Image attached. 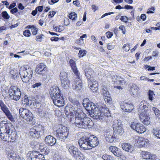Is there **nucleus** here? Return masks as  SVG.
<instances>
[{
  "instance_id": "obj_46",
  "label": "nucleus",
  "mask_w": 160,
  "mask_h": 160,
  "mask_svg": "<svg viewBox=\"0 0 160 160\" xmlns=\"http://www.w3.org/2000/svg\"><path fill=\"white\" fill-rule=\"evenodd\" d=\"M9 73L11 75H12V77L13 78H14L15 76H17L16 75L17 73V72L14 68H11L9 70Z\"/></svg>"
},
{
  "instance_id": "obj_18",
  "label": "nucleus",
  "mask_w": 160,
  "mask_h": 160,
  "mask_svg": "<svg viewBox=\"0 0 160 160\" xmlns=\"http://www.w3.org/2000/svg\"><path fill=\"white\" fill-rule=\"evenodd\" d=\"M7 129L8 131H10V133L9 134L10 142H13V141L15 140L17 138L18 136L17 132L14 128L10 124Z\"/></svg>"
},
{
  "instance_id": "obj_30",
  "label": "nucleus",
  "mask_w": 160,
  "mask_h": 160,
  "mask_svg": "<svg viewBox=\"0 0 160 160\" xmlns=\"http://www.w3.org/2000/svg\"><path fill=\"white\" fill-rule=\"evenodd\" d=\"M131 94H132L134 97H137L138 96L139 88L138 86L134 84L132 85L131 88Z\"/></svg>"
},
{
  "instance_id": "obj_54",
  "label": "nucleus",
  "mask_w": 160,
  "mask_h": 160,
  "mask_svg": "<svg viewBox=\"0 0 160 160\" xmlns=\"http://www.w3.org/2000/svg\"><path fill=\"white\" fill-rule=\"evenodd\" d=\"M126 83V82L124 79L121 77L120 79L119 80V81L118 82V84L121 85H124Z\"/></svg>"
},
{
  "instance_id": "obj_31",
  "label": "nucleus",
  "mask_w": 160,
  "mask_h": 160,
  "mask_svg": "<svg viewBox=\"0 0 160 160\" xmlns=\"http://www.w3.org/2000/svg\"><path fill=\"white\" fill-rule=\"evenodd\" d=\"M122 149L126 151L131 152L133 150V147L129 143H123L122 144Z\"/></svg>"
},
{
  "instance_id": "obj_23",
  "label": "nucleus",
  "mask_w": 160,
  "mask_h": 160,
  "mask_svg": "<svg viewBox=\"0 0 160 160\" xmlns=\"http://www.w3.org/2000/svg\"><path fill=\"white\" fill-rule=\"evenodd\" d=\"M136 142H137L138 145L139 147H145L147 146V144L148 143V141L144 138L141 137H137Z\"/></svg>"
},
{
  "instance_id": "obj_14",
  "label": "nucleus",
  "mask_w": 160,
  "mask_h": 160,
  "mask_svg": "<svg viewBox=\"0 0 160 160\" xmlns=\"http://www.w3.org/2000/svg\"><path fill=\"white\" fill-rule=\"evenodd\" d=\"M140 121L146 125L149 124L150 119L147 112H140L138 114Z\"/></svg>"
},
{
  "instance_id": "obj_9",
  "label": "nucleus",
  "mask_w": 160,
  "mask_h": 160,
  "mask_svg": "<svg viewBox=\"0 0 160 160\" xmlns=\"http://www.w3.org/2000/svg\"><path fill=\"white\" fill-rule=\"evenodd\" d=\"M56 136L61 140H64L69 136V132L67 127L61 126L56 131Z\"/></svg>"
},
{
  "instance_id": "obj_55",
  "label": "nucleus",
  "mask_w": 160,
  "mask_h": 160,
  "mask_svg": "<svg viewBox=\"0 0 160 160\" xmlns=\"http://www.w3.org/2000/svg\"><path fill=\"white\" fill-rule=\"evenodd\" d=\"M38 30V28L34 26L31 30V31L32 32V34L33 35H35L37 33Z\"/></svg>"
},
{
  "instance_id": "obj_43",
  "label": "nucleus",
  "mask_w": 160,
  "mask_h": 160,
  "mask_svg": "<svg viewBox=\"0 0 160 160\" xmlns=\"http://www.w3.org/2000/svg\"><path fill=\"white\" fill-rule=\"evenodd\" d=\"M142 156L144 159H150L151 154L148 152H144L142 153Z\"/></svg>"
},
{
  "instance_id": "obj_6",
  "label": "nucleus",
  "mask_w": 160,
  "mask_h": 160,
  "mask_svg": "<svg viewBox=\"0 0 160 160\" xmlns=\"http://www.w3.org/2000/svg\"><path fill=\"white\" fill-rule=\"evenodd\" d=\"M20 115L30 124L33 125L35 122L33 115L31 112L24 108H21L19 110Z\"/></svg>"
},
{
  "instance_id": "obj_37",
  "label": "nucleus",
  "mask_w": 160,
  "mask_h": 160,
  "mask_svg": "<svg viewBox=\"0 0 160 160\" xmlns=\"http://www.w3.org/2000/svg\"><path fill=\"white\" fill-rule=\"evenodd\" d=\"M113 129L115 133L118 135H121L124 132L122 126H119Z\"/></svg>"
},
{
  "instance_id": "obj_38",
  "label": "nucleus",
  "mask_w": 160,
  "mask_h": 160,
  "mask_svg": "<svg viewBox=\"0 0 160 160\" xmlns=\"http://www.w3.org/2000/svg\"><path fill=\"white\" fill-rule=\"evenodd\" d=\"M154 135L158 138H160V130L157 128H154L152 130Z\"/></svg>"
},
{
  "instance_id": "obj_33",
  "label": "nucleus",
  "mask_w": 160,
  "mask_h": 160,
  "mask_svg": "<svg viewBox=\"0 0 160 160\" xmlns=\"http://www.w3.org/2000/svg\"><path fill=\"white\" fill-rule=\"evenodd\" d=\"M60 98H59L58 100H54V101L53 102L55 105L58 107L63 106L64 104L63 98V97H60Z\"/></svg>"
},
{
  "instance_id": "obj_52",
  "label": "nucleus",
  "mask_w": 160,
  "mask_h": 160,
  "mask_svg": "<svg viewBox=\"0 0 160 160\" xmlns=\"http://www.w3.org/2000/svg\"><path fill=\"white\" fill-rule=\"evenodd\" d=\"M87 53V51H79L78 56L79 57H82L85 56Z\"/></svg>"
},
{
  "instance_id": "obj_8",
  "label": "nucleus",
  "mask_w": 160,
  "mask_h": 160,
  "mask_svg": "<svg viewBox=\"0 0 160 160\" xmlns=\"http://www.w3.org/2000/svg\"><path fill=\"white\" fill-rule=\"evenodd\" d=\"M10 99L17 101L21 98L22 92L20 89L17 87L12 86L8 90Z\"/></svg>"
},
{
  "instance_id": "obj_24",
  "label": "nucleus",
  "mask_w": 160,
  "mask_h": 160,
  "mask_svg": "<svg viewBox=\"0 0 160 160\" xmlns=\"http://www.w3.org/2000/svg\"><path fill=\"white\" fill-rule=\"evenodd\" d=\"M50 95L51 97L57 96L58 95H62L59 88L57 86H54L50 89Z\"/></svg>"
},
{
  "instance_id": "obj_32",
  "label": "nucleus",
  "mask_w": 160,
  "mask_h": 160,
  "mask_svg": "<svg viewBox=\"0 0 160 160\" xmlns=\"http://www.w3.org/2000/svg\"><path fill=\"white\" fill-rule=\"evenodd\" d=\"M146 102L145 101H142L140 104L139 109L138 111L139 113L140 112H147L148 107L145 104Z\"/></svg>"
},
{
  "instance_id": "obj_10",
  "label": "nucleus",
  "mask_w": 160,
  "mask_h": 160,
  "mask_svg": "<svg viewBox=\"0 0 160 160\" xmlns=\"http://www.w3.org/2000/svg\"><path fill=\"white\" fill-rule=\"evenodd\" d=\"M69 101L72 103L70 107L69 110L72 114H74L75 112H78L81 111L79 108L80 107V104L78 101L75 98H69Z\"/></svg>"
},
{
  "instance_id": "obj_44",
  "label": "nucleus",
  "mask_w": 160,
  "mask_h": 160,
  "mask_svg": "<svg viewBox=\"0 0 160 160\" xmlns=\"http://www.w3.org/2000/svg\"><path fill=\"white\" fill-rule=\"evenodd\" d=\"M102 158L103 160H113L114 159L112 156L106 154L103 155Z\"/></svg>"
},
{
  "instance_id": "obj_40",
  "label": "nucleus",
  "mask_w": 160,
  "mask_h": 160,
  "mask_svg": "<svg viewBox=\"0 0 160 160\" xmlns=\"http://www.w3.org/2000/svg\"><path fill=\"white\" fill-rule=\"evenodd\" d=\"M146 130V129L144 126L141 123V125L139 126L136 132L138 133H142L145 132Z\"/></svg>"
},
{
  "instance_id": "obj_21",
  "label": "nucleus",
  "mask_w": 160,
  "mask_h": 160,
  "mask_svg": "<svg viewBox=\"0 0 160 160\" xmlns=\"http://www.w3.org/2000/svg\"><path fill=\"white\" fill-rule=\"evenodd\" d=\"M7 157L10 160H24L23 158H20L14 151L11 150L7 153Z\"/></svg>"
},
{
  "instance_id": "obj_29",
  "label": "nucleus",
  "mask_w": 160,
  "mask_h": 160,
  "mask_svg": "<svg viewBox=\"0 0 160 160\" xmlns=\"http://www.w3.org/2000/svg\"><path fill=\"white\" fill-rule=\"evenodd\" d=\"M1 109L5 114L9 120L11 121L13 120V118L12 114L7 106H5L4 108H2Z\"/></svg>"
},
{
  "instance_id": "obj_47",
  "label": "nucleus",
  "mask_w": 160,
  "mask_h": 160,
  "mask_svg": "<svg viewBox=\"0 0 160 160\" xmlns=\"http://www.w3.org/2000/svg\"><path fill=\"white\" fill-rule=\"evenodd\" d=\"M121 76H117L116 75L112 76V78L113 82H116L118 84L119 80L120 79Z\"/></svg>"
},
{
  "instance_id": "obj_64",
  "label": "nucleus",
  "mask_w": 160,
  "mask_h": 160,
  "mask_svg": "<svg viewBox=\"0 0 160 160\" xmlns=\"http://www.w3.org/2000/svg\"><path fill=\"white\" fill-rule=\"evenodd\" d=\"M6 106V105L4 104L2 100L0 99V107L1 109L4 108Z\"/></svg>"
},
{
  "instance_id": "obj_4",
  "label": "nucleus",
  "mask_w": 160,
  "mask_h": 160,
  "mask_svg": "<svg viewBox=\"0 0 160 160\" xmlns=\"http://www.w3.org/2000/svg\"><path fill=\"white\" fill-rule=\"evenodd\" d=\"M66 148L70 154L76 160H84L85 159L84 155L72 143L67 144Z\"/></svg>"
},
{
  "instance_id": "obj_49",
  "label": "nucleus",
  "mask_w": 160,
  "mask_h": 160,
  "mask_svg": "<svg viewBox=\"0 0 160 160\" xmlns=\"http://www.w3.org/2000/svg\"><path fill=\"white\" fill-rule=\"evenodd\" d=\"M48 112L47 111L46 109L43 110L42 112H40L38 115L41 117H45L46 118L47 117Z\"/></svg>"
},
{
  "instance_id": "obj_61",
  "label": "nucleus",
  "mask_w": 160,
  "mask_h": 160,
  "mask_svg": "<svg viewBox=\"0 0 160 160\" xmlns=\"http://www.w3.org/2000/svg\"><path fill=\"white\" fill-rule=\"evenodd\" d=\"M76 43L79 44H82L84 43L83 39L80 38L76 41Z\"/></svg>"
},
{
  "instance_id": "obj_59",
  "label": "nucleus",
  "mask_w": 160,
  "mask_h": 160,
  "mask_svg": "<svg viewBox=\"0 0 160 160\" xmlns=\"http://www.w3.org/2000/svg\"><path fill=\"white\" fill-rule=\"evenodd\" d=\"M120 20L121 21L123 22H127L128 18L126 16H122L121 17Z\"/></svg>"
},
{
  "instance_id": "obj_17",
  "label": "nucleus",
  "mask_w": 160,
  "mask_h": 160,
  "mask_svg": "<svg viewBox=\"0 0 160 160\" xmlns=\"http://www.w3.org/2000/svg\"><path fill=\"white\" fill-rule=\"evenodd\" d=\"M120 107L122 110L126 112H130L133 109V105L130 102L124 101L121 102Z\"/></svg>"
},
{
  "instance_id": "obj_41",
  "label": "nucleus",
  "mask_w": 160,
  "mask_h": 160,
  "mask_svg": "<svg viewBox=\"0 0 160 160\" xmlns=\"http://www.w3.org/2000/svg\"><path fill=\"white\" fill-rule=\"evenodd\" d=\"M152 110L156 118H158V121H159L160 120V111L158 109L154 107H153Z\"/></svg>"
},
{
  "instance_id": "obj_50",
  "label": "nucleus",
  "mask_w": 160,
  "mask_h": 160,
  "mask_svg": "<svg viewBox=\"0 0 160 160\" xmlns=\"http://www.w3.org/2000/svg\"><path fill=\"white\" fill-rule=\"evenodd\" d=\"M33 105L35 108H38L41 106V104L39 102L35 101L33 100L32 102V104L31 105Z\"/></svg>"
},
{
  "instance_id": "obj_25",
  "label": "nucleus",
  "mask_w": 160,
  "mask_h": 160,
  "mask_svg": "<svg viewBox=\"0 0 160 160\" xmlns=\"http://www.w3.org/2000/svg\"><path fill=\"white\" fill-rule=\"evenodd\" d=\"M109 150L115 156L119 157L121 156V151L120 149L115 146H111L109 148Z\"/></svg>"
},
{
  "instance_id": "obj_13",
  "label": "nucleus",
  "mask_w": 160,
  "mask_h": 160,
  "mask_svg": "<svg viewBox=\"0 0 160 160\" xmlns=\"http://www.w3.org/2000/svg\"><path fill=\"white\" fill-rule=\"evenodd\" d=\"M28 154H29L28 158L29 160H45L44 156L38 152L32 151L30 152Z\"/></svg>"
},
{
  "instance_id": "obj_12",
  "label": "nucleus",
  "mask_w": 160,
  "mask_h": 160,
  "mask_svg": "<svg viewBox=\"0 0 160 160\" xmlns=\"http://www.w3.org/2000/svg\"><path fill=\"white\" fill-rule=\"evenodd\" d=\"M78 142L80 147L83 150L90 149V147L89 146L88 137H83L81 138Z\"/></svg>"
},
{
  "instance_id": "obj_28",
  "label": "nucleus",
  "mask_w": 160,
  "mask_h": 160,
  "mask_svg": "<svg viewBox=\"0 0 160 160\" xmlns=\"http://www.w3.org/2000/svg\"><path fill=\"white\" fill-rule=\"evenodd\" d=\"M1 109L5 114L9 120L11 121L13 120V118L12 114L7 106H5L4 108H2Z\"/></svg>"
},
{
  "instance_id": "obj_19",
  "label": "nucleus",
  "mask_w": 160,
  "mask_h": 160,
  "mask_svg": "<svg viewBox=\"0 0 160 160\" xmlns=\"http://www.w3.org/2000/svg\"><path fill=\"white\" fill-rule=\"evenodd\" d=\"M113 132L112 130H108L105 131L104 136L106 141L109 142H113L116 139L113 135Z\"/></svg>"
},
{
  "instance_id": "obj_22",
  "label": "nucleus",
  "mask_w": 160,
  "mask_h": 160,
  "mask_svg": "<svg viewBox=\"0 0 160 160\" xmlns=\"http://www.w3.org/2000/svg\"><path fill=\"white\" fill-rule=\"evenodd\" d=\"M45 142L48 146H52L56 142V139L51 135H48L45 138Z\"/></svg>"
},
{
  "instance_id": "obj_56",
  "label": "nucleus",
  "mask_w": 160,
  "mask_h": 160,
  "mask_svg": "<svg viewBox=\"0 0 160 160\" xmlns=\"http://www.w3.org/2000/svg\"><path fill=\"white\" fill-rule=\"evenodd\" d=\"M41 85V83L40 82H36L32 85V87L34 88H37L39 87H40Z\"/></svg>"
},
{
  "instance_id": "obj_63",
  "label": "nucleus",
  "mask_w": 160,
  "mask_h": 160,
  "mask_svg": "<svg viewBox=\"0 0 160 160\" xmlns=\"http://www.w3.org/2000/svg\"><path fill=\"white\" fill-rule=\"evenodd\" d=\"M50 14L48 15L49 18H52L54 16L56 12L55 11H51L49 12Z\"/></svg>"
},
{
  "instance_id": "obj_5",
  "label": "nucleus",
  "mask_w": 160,
  "mask_h": 160,
  "mask_svg": "<svg viewBox=\"0 0 160 160\" xmlns=\"http://www.w3.org/2000/svg\"><path fill=\"white\" fill-rule=\"evenodd\" d=\"M10 124L3 121L0 123V136L1 138L4 141L10 142L9 134L10 131L7 129Z\"/></svg>"
},
{
  "instance_id": "obj_60",
  "label": "nucleus",
  "mask_w": 160,
  "mask_h": 160,
  "mask_svg": "<svg viewBox=\"0 0 160 160\" xmlns=\"http://www.w3.org/2000/svg\"><path fill=\"white\" fill-rule=\"evenodd\" d=\"M106 34L108 38H110L112 37L113 34L112 32L108 31L106 33Z\"/></svg>"
},
{
  "instance_id": "obj_27",
  "label": "nucleus",
  "mask_w": 160,
  "mask_h": 160,
  "mask_svg": "<svg viewBox=\"0 0 160 160\" xmlns=\"http://www.w3.org/2000/svg\"><path fill=\"white\" fill-rule=\"evenodd\" d=\"M76 76V78H77V80H76L77 82L76 83V84L75 85H73L72 87L73 89L78 91L81 90L82 84V81L80 78L79 76L78 77H77V76Z\"/></svg>"
},
{
  "instance_id": "obj_42",
  "label": "nucleus",
  "mask_w": 160,
  "mask_h": 160,
  "mask_svg": "<svg viewBox=\"0 0 160 160\" xmlns=\"http://www.w3.org/2000/svg\"><path fill=\"white\" fill-rule=\"evenodd\" d=\"M67 79H68V78L67 73L64 72H61L60 74V81Z\"/></svg>"
},
{
  "instance_id": "obj_34",
  "label": "nucleus",
  "mask_w": 160,
  "mask_h": 160,
  "mask_svg": "<svg viewBox=\"0 0 160 160\" xmlns=\"http://www.w3.org/2000/svg\"><path fill=\"white\" fill-rule=\"evenodd\" d=\"M22 101L24 102L26 105H31L32 104V101L29 98L27 95H24L22 97Z\"/></svg>"
},
{
  "instance_id": "obj_58",
  "label": "nucleus",
  "mask_w": 160,
  "mask_h": 160,
  "mask_svg": "<svg viewBox=\"0 0 160 160\" xmlns=\"http://www.w3.org/2000/svg\"><path fill=\"white\" fill-rule=\"evenodd\" d=\"M39 107H40V108L38 107L37 108V110L38 111V114H39V113H40V112H42V111L43 110H45L46 109L45 108H43V107H42V106H41Z\"/></svg>"
},
{
  "instance_id": "obj_53",
  "label": "nucleus",
  "mask_w": 160,
  "mask_h": 160,
  "mask_svg": "<svg viewBox=\"0 0 160 160\" xmlns=\"http://www.w3.org/2000/svg\"><path fill=\"white\" fill-rule=\"evenodd\" d=\"M23 35L25 37H29L31 35V33L29 30H26L23 32Z\"/></svg>"
},
{
  "instance_id": "obj_35",
  "label": "nucleus",
  "mask_w": 160,
  "mask_h": 160,
  "mask_svg": "<svg viewBox=\"0 0 160 160\" xmlns=\"http://www.w3.org/2000/svg\"><path fill=\"white\" fill-rule=\"evenodd\" d=\"M62 87L65 89H67L69 88L70 83L68 79L61 81Z\"/></svg>"
},
{
  "instance_id": "obj_26",
  "label": "nucleus",
  "mask_w": 160,
  "mask_h": 160,
  "mask_svg": "<svg viewBox=\"0 0 160 160\" xmlns=\"http://www.w3.org/2000/svg\"><path fill=\"white\" fill-rule=\"evenodd\" d=\"M69 64L73 72L77 77L80 75V73L77 70L76 64L75 61L72 59H71L69 60Z\"/></svg>"
},
{
  "instance_id": "obj_11",
  "label": "nucleus",
  "mask_w": 160,
  "mask_h": 160,
  "mask_svg": "<svg viewBox=\"0 0 160 160\" xmlns=\"http://www.w3.org/2000/svg\"><path fill=\"white\" fill-rule=\"evenodd\" d=\"M43 130V128L41 125H38L37 126L34 127L30 129V135L33 138H38L40 137L41 131Z\"/></svg>"
},
{
  "instance_id": "obj_20",
  "label": "nucleus",
  "mask_w": 160,
  "mask_h": 160,
  "mask_svg": "<svg viewBox=\"0 0 160 160\" xmlns=\"http://www.w3.org/2000/svg\"><path fill=\"white\" fill-rule=\"evenodd\" d=\"M102 93L103 95V99L105 102L110 104L112 103V100L110 96L109 92L107 89H103L102 90Z\"/></svg>"
},
{
  "instance_id": "obj_3",
  "label": "nucleus",
  "mask_w": 160,
  "mask_h": 160,
  "mask_svg": "<svg viewBox=\"0 0 160 160\" xmlns=\"http://www.w3.org/2000/svg\"><path fill=\"white\" fill-rule=\"evenodd\" d=\"M85 73L87 78L89 77L88 79V82L90 88L93 92H96L98 90V84L93 77L94 73L93 70L91 68H88L85 70Z\"/></svg>"
},
{
  "instance_id": "obj_1",
  "label": "nucleus",
  "mask_w": 160,
  "mask_h": 160,
  "mask_svg": "<svg viewBox=\"0 0 160 160\" xmlns=\"http://www.w3.org/2000/svg\"><path fill=\"white\" fill-rule=\"evenodd\" d=\"M83 102V107L88 111L91 117L96 119H105V115H104V113H107L108 111V108H106L105 105L100 109L97 107L94 103L89 101L88 99H84Z\"/></svg>"
},
{
  "instance_id": "obj_48",
  "label": "nucleus",
  "mask_w": 160,
  "mask_h": 160,
  "mask_svg": "<svg viewBox=\"0 0 160 160\" xmlns=\"http://www.w3.org/2000/svg\"><path fill=\"white\" fill-rule=\"evenodd\" d=\"M2 17L5 19H8L10 18V16L6 11H3L2 12Z\"/></svg>"
},
{
  "instance_id": "obj_2",
  "label": "nucleus",
  "mask_w": 160,
  "mask_h": 160,
  "mask_svg": "<svg viewBox=\"0 0 160 160\" xmlns=\"http://www.w3.org/2000/svg\"><path fill=\"white\" fill-rule=\"evenodd\" d=\"M73 115L75 116V124L76 127L81 128H90L93 125L94 123L91 119L86 116L82 112H75Z\"/></svg>"
},
{
  "instance_id": "obj_16",
  "label": "nucleus",
  "mask_w": 160,
  "mask_h": 160,
  "mask_svg": "<svg viewBox=\"0 0 160 160\" xmlns=\"http://www.w3.org/2000/svg\"><path fill=\"white\" fill-rule=\"evenodd\" d=\"M88 143L90 148V149L93 148L97 146L99 143L98 139L94 135L90 136L88 137Z\"/></svg>"
},
{
  "instance_id": "obj_7",
  "label": "nucleus",
  "mask_w": 160,
  "mask_h": 160,
  "mask_svg": "<svg viewBox=\"0 0 160 160\" xmlns=\"http://www.w3.org/2000/svg\"><path fill=\"white\" fill-rule=\"evenodd\" d=\"M33 72L31 68L20 69L19 74L23 82H28L32 77Z\"/></svg>"
},
{
  "instance_id": "obj_39",
  "label": "nucleus",
  "mask_w": 160,
  "mask_h": 160,
  "mask_svg": "<svg viewBox=\"0 0 160 160\" xmlns=\"http://www.w3.org/2000/svg\"><path fill=\"white\" fill-rule=\"evenodd\" d=\"M119 126H122V124L120 120H115L113 121L112 124V127L113 128L119 127Z\"/></svg>"
},
{
  "instance_id": "obj_36",
  "label": "nucleus",
  "mask_w": 160,
  "mask_h": 160,
  "mask_svg": "<svg viewBox=\"0 0 160 160\" xmlns=\"http://www.w3.org/2000/svg\"><path fill=\"white\" fill-rule=\"evenodd\" d=\"M140 125H141V123L134 121L131 123L130 127L132 129L136 131Z\"/></svg>"
},
{
  "instance_id": "obj_57",
  "label": "nucleus",
  "mask_w": 160,
  "mask_h": 160,
  "mask_svg": "<svg viewBox=\"0 0 160 160\" xmlns=\"http://www.w3.org/2000/svg\"><path fill=\"white\" fill-rule=\"evenodd\" d=\"M60 97H63L62 96V95H58V96L54 97H51L52 99V100L53 102L54 101V100H58L59 98H61Z\"/></svg>"
},
{
  "instance_id": "obj_62",
  "label": "nucleus",
  "mask_w": 160,
  "mask_h": 160,
  "mask_svg": "<svg viewBox=\"0 0 160 160\" xmlns=\"http://www.w3.org/2000/svg\"><path fill=\"white\" fill-rule=\"evenodd\" d=\"M18 11V9L17 8H12L10 10L12 14H14Z\"/></svg>"
},
{
  "instance_id": "obj_45",
  "label": "nucleus",
  "mask_w": 160,
  "mask_h": 160,
  "mask_svg": "<svg viewBox=\"0 0 160 160\" xmlns=\"http://www.w3.org/2000/svg\"><path fill=\"white\" fill-rule=\"evenodd\" d=\"M68 17L69 18L75 21L76 19L77 14L74 12H72L69 14Z\"/></svg>"
},
{
  "instance_id": "obj_51",
  "label": "nucleus",
  "mask_w": 160,
  "mask_h": 160,
  "mask_svg": "<svg viewBox=\"0 0 160 160\" xmlns=\"http://www.w3.org/2000/svg\"><path fill=\"white\" fill-rule=\"evenodd\" d=\"M155 95L153 92L151 90H149L148 92V98L149 100L152 101L153 100V96Z\"/></svg>"
},
{
  "instance_id": "obj_15",
  "label": "nucleus",
  "mask_w": 160,
  "mask_h": 160,
  "mask_svg": "<svg viewBox=\"0 0 160 160\" xmlns=\"http://www.w3.org/2000/svg\"><path fill=\"white\" fill-rule=\"evenodd\" d=\"M47 68L45 65L43 63L39 64L37 67L35 72L37 74L45 76L47 73Z\"/></svg>"
}]
</instances>
